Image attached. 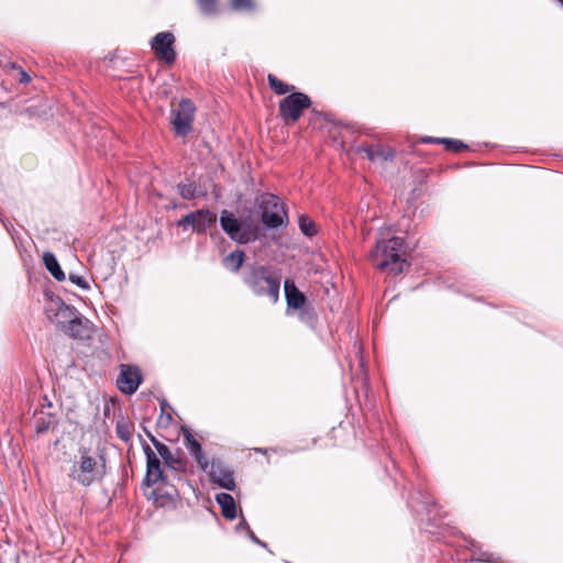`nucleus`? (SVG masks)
Returning a JSON list of instances; mask_svg holds the SVG:
<instances>
[{
  "label": "nucleus",
  "instance_id": "f257e3e1",
  "mask_svg": "<svg viewBox=\"0 0 563 563\" xmlns=\"http://www.w3.org/2000/svg\"><path fill=\"white\" fill-rule=\"evenodd\" d=\"M247 288L258 297H267L273 303L279 299L280 277L271 266L249 264L242 272Z\"/></svg>",
  "mask_w": 563,
  "mask_h": 563
},
{
  "label": "nucleus",
  "instance_id": "f03ea898",
  "mask_svg": "<svg viewBox=\"0 0 563 563\" xmlns=\"http://www.w3.org/2000/svg\"><path fill=\"white\" fill-rule=\"evenodd\" d=\"M402 245L404 240L399 236L377 240L376 247L371 254L373 265L388 274L402 273L407 266V261L402 257Z\"/></svg>",
  "mask_w": 563,
  "mask_h": 563
},
{
  "label": "nucleus",
  "instance_id": "7ed1b4c3",
  "mask_svg": "<svg viewBox=\"0 0 563 563\" xmlns=\"http://www.w3.org/2000/svg\"><path fill=\"white\" fill-rule=\"evenodd\" d=\"M78 453V460L74 461L68 476L79 485L89 487L103 477V465L89 449L81 448Z\"/></svg>",
  "mask_w": 563,
  "mask_h": 563
},
{
  "label": "nucleus",
  "instance_id": "20e7f679",
  "mask_svg": "<svg viewBox=\"0 0 563 563\" xmlns=\"http://www.w3.org/2000/svg\"><path fill=\"white\" fill-rule=\"evenodd\" d=\"M220 225L229 238L239 244H247L257 239V229L240 221L231 211L221 212Z\"/></svg>",
  "mask_w": 563,
  "mask_h": 563
},
{
  "label": "nucleus",
  "instance_id": "39448f33",
  "mask_svg": "<svg viewBox=\"0 0 563 563\" xmlns=\"http://www.w3.org/2000/svg\"><path fill=\"white\" fill-rule=\"evenodd\" d=\"M258 205L262 210L261 220L265 227L276 229L285 223L287 216L277 196L263 194L258 198Z\"/></svg>",
  "mask_w": 563,
  "mask_h": 563
},
{
  "label": "nucleus",
  "instance_id": "423d86ee",
  "mask_svg": "<svg viewBox=\"0 0 563 563\" xmlns=\"http://www.w3.org/2000/svg\"><path fill=\"white\" fill-rule=\"evenodd\" d=\"M311 106L310 98L302 92H291L279 101V115L289 124L297 122L305 109Z\"/></svg>",
  "mask_w": 563,
  "mask_h": 563
},
{
  "label": "nucleus",
  "instance_id": "0eeeda50",
  "mask_svg": "<svg viewBox=\"0 0 563 563\" xmlns=\"http://www.w3.org/2000/svg\"><path fill=\"white\" fill-rule=\"evenodd\" d=\"M196 107L190 99H183L177 109L172 111V125L176 135L187 136L192 130Z\"/></svg>",
  "mask_w": 563,
  "mask_h": 563
},
{
  "label": "nucleus",
  "instance_id": "6e6552de",
  "mask_svg": "<svg viewBox=\"0 0 563 563\" xmlns=\"http://www.w3.org/2000/svg\"><path fill=\"white\" fill-rule=\"evenodd\" d=\"M216 223L217 214L209 209L189 212L176 222L177 227L184 230L191 227L192 231L198 234H205Z\"/></svg>",
  "mask_w": 563,
  "mask_h": 563
},
{
  "label": "nucleus",
  "instance_id": "1a4fd4ad",
  "mask_svg": "<svg viewBox=\"0 0 563 563\" xmlns=\"http://www.w3.org/2000/svg\"><path fill=\"white\" fill-rule=\"evenodd\" d=\"M45 312L49 321L64 331L76 316L77 310L58 297H51L45 306Z\"/></svg>",
  "mask_w": 563,
  "mask_h": 563
},
{
  "label": "nucleus",
  "instance_id": "9d476101",
  "mask_svg": "<svg viewBox=\"0 0 563 563\" xmlns=\"http://www.w3.org/2000/svg\"><path fill=\"white\" fill-rule=\"evenodd\" d=\"M285 297L287 302V313L290 310L299 311V318L303 322H310L312 320V313L306 307L307 298L290 279H286L284 284Z\"/></svg>",
  "mask_w": 563,
  "mask_h": 563
},
{
  "label": "nucleus",
  "instance_id": "9b49d317",
  "mask_svg": "<svg viewBox=\"0 0 563 563\" xmlns=\"http://www.w3.org/2000/svg\"><path fill=\"white\" fill-rule=\"evenodd\" d=\"M207 473L212 484L227 490H234L236 488L234 473L223 462L219 460L212 461Z\"/></svg>",
  "mask_w": 563,
  "mask_h": 563
},
{
  "label": "nucleus",
  "instance_id": "f8f14e48",
  "mask_svg": "<svg viewBox=\"0 0 563 563\" xmlns=\"http://www.w3.org/2000/svg\"><path fill=\"white\" fill-rule=\"evenodd\" d=\"M142 383V375L137 366L122 364L117 379L118 388L128 395L134 394Z\"/></svg>",
  "mask_w": 563,
  "mask_h": 563
},
{
  "label": "nucleus",
  "instance_id": "ddd939ff",
  "mask_svg": "<svg viewBox=\"0 0 563 563\" xmlns=\"http://www.w3.org/2000/svg\"><path fill=\"white\" fill-rule=\"evenodd\" d=\"M174 42L175 37L173 33L159 32L153 37L151 46L159 58L170 64L174 63L176 58V53L173 48Z\"/></svg>",
  "mask_w": 563,
  "mask_h": 563
},
{
  "label": "nucleus",
  "instance_id": "4468645a",
  "mask_svg": "<svg viewBox=\"0 0 563 563\" xmlns=\"http://www.w3.org/2000/svg\"><path fill=\"white\" fill-rule=\"evenodd\" d=\"M144 453L146 455L145 483L148 486L155 485L159 482L165 483L166 476L156 453L150 448V445L144 446Z\"/></svg>",
  "mask_w": 563,
  "mask_h": 563
},
{
  "label": "nucleus",
  "instance_id": "2eb2a0df",
  "mask_svg": "<svg viewBox=\"0 0 563 563\" xmlns=\"http://www.w3.org/2000/svg\"><path fill=\"white\" fill-rule=\"evenodd\" d=\"M151 441L153 445L155 446L157 453L163 459L164 463L167 465V467L176 473H185L187 470V463L184 459L180 456H176L173 454L170 449L159 442L156 438L151 435Z\"/></svg>",
  "mask_w": 563,
  "mask_h": 563
},
{
  "label": "nucleus",
  "instance_id": "dca6fc26",
  "mask_svg": "<svg viewBox=\"0 0 563 563\" xmlns=\"http://www.w3.org/2000/svg\"><path fill=\"white\" fill-rule=\"evenodd\" d=\"M64 332L75 339H87L90 335V322L77 312Z\"/></svg>",
  "mask_w": 563,
  "mask_h": 563
},
{
  "label": "nucleus",
  "instance_id": "f3484780",
  "mask_svg": "<svg viewBox=\"0 0 563 563\" xmlns=\"http://www.w3.org/2000/svg\"><path fill=\"white\" fill-rule=\"evenodd\" d=\"M216 501L220 506L221 514L225 519L233 520L238 517L236 503L230 494H228V493L217 494Z\"/></svg>",
  "mask_w": 563,
  "mask_h": 563
},
{
  "label": "nucleus",
  "instance_id": "a211bd4d",
  "mask_svg": "<svg viewBox=\"0 0 563 563\" xmlns=\"http://www.w3.org/2000/svg\"><path fill=\"white\" fill-rule=\"evenodd\" d=\"M43 263L51 275L58 282L66 279L64 271L60 268L56 256L51 252L43 254Z\"/></svg>",
  "mask_w": 563,
  "mask_h": 563
},
{
  "label": "nucleus",
  "instance_id": "6ab92c4d",
  "mask_svg": "<svg viewBox=\"0 0 563 563\" xmlns=\"http://www.w3.org/2000/svg\"><path fill=\"white\" fill-rule=\"evenodd\" d=\"M358 152H364L367 158L372 162L378 159L388 161L393 157V151L382 146H360Z\"/></svg>",
  "mask_w": 563,
  "mask_h": 563
},
{
  "label": "nucleus",
  "instance_id": "aec40b11",
  "mask_svg": "<svg viewBox=\"0 0 563 563\" xmlns=\"http://www.w3.org/2000/svg\"><path fill=\"white\" fill-rule=\"evenodd\" d=\"M245 254L241 250H235L224 256L223 265L231 272H238L244 263Z\"/></svg>",
  "mask_w": 563,
  "mask_h": 563
},
{
  "label": "nucleus",
  "instance_id": "412c9836",
  "mask_svg": "<svg viewBox=\"0 0 563 563\" xmlns=\"http://www.w3.org/2000/svg\"><path fill=\"white\" fill-rule=\"evenodd\" d=\"M117 435L124 442H129L133 433V424L126 418H120L115 426Z\"/></svg>",
  "mask_w": 563,
  "mask_h": 563
},
{
  "label": "nucleus",
  "instance_id": "4be33fe9",
  "mask_svg": "<svg viewBox=\"0 0 563 563\" xmlns=\"http://www.w3.org/2000/svg\"><path fill=\"white\" fill-rule=\"evenodd\" d=\"M181 432L184 437V445L189 452V454L194 455L196 453H199L202 450L201 444L195 439L191 431L188 428L183 427Z\"/></svg>",
  "mask_w": 563,
  "mask_h": 563
},
{
  "label": "nucleus",
  "instance_id": "5701e85b",
  "mask_svg": "<svg viewBox=\"0 0 563 563\" xmlns=\"http://www.w3.org/2000/svg\"><path fill=\"white\" fill-rule=\"evenodd\" d=\"M271 89L277 95L290 92L295 87L279 80L275 75L269 74L267 77Z\"/></svg>",
  "mask_w": 563,
  "mask_h": 563
},
{
  "label": "nucleus",
  "instance_id": "b1692460",
  "mask_svg": "<svg viewBox=\"0 0 563 563\" xmlns=\"http://www.w3.org/2000/svg\"><path fill=\"white\" fill-rule=\"evenodd\" d=\"M300 231L306 236H313L317 233V228L314 222L306 214H301L298 220Z\"/></svg>",
  "mask_w": 563,
  "mask_h": 563
},
{
  "label": "nucleus",
  "instance_id": "393cba45",
  "mask_svg": "<svg viewBox=\"0 0 563 563\" xmlns=\"http://www.w3.org/2000/svg\"><path fill=\"white\" fill-rule=\"evenodd\" d=\"M178 191L183 199H194L197 195V186L195 183L179 184Z\"/></svg>",
  "mask_w": 563,
  "mask_h": 563
},
{
  "label": "nucleus",
  "instance_id": "a878e982",
  "mask_svg": "<svg viewBox=\"0 0 563 563\" xmlns=\"http://www.w3.org/2000/svg\"><path fill=\"white\" fill-rule=\"evenodd\" d=\"M231 7L235 11L252 12L256 9V3L253 0H232Z\"/></svg>",
  "mask_w": 563,
  "mask_h": 563
},
{
  "label": "nucleus",
  "instance_id": "bb28decb",
  "mask_svg": "<svg viewBox=\"0 0 563 563\" xmlns=\"http://www.w3.org/2000/svg\"><path fill=\"white\" fill-rule=\"evenodd\" d=\"M197 3L205 15H212L217 11V0H197Z\"/></svg>",
  "mask_w": 563,
  "mask_h": 563
},
{
  "label": "nucleus",
  "instance_id": "cd10ccee",
  "mask_svg": "<svg viewBox=\"0 0 563 563\" xmlns=\"http://www.w3.org/2000/svg\"><path fill=\"white\" fill-rule=\"evenodd\" d=\"M441 144L445 146L448 151L459 152L467 147L462 141L454 139H445L441 141Z\"/></svg>",
  "mask_w": 563,
  "mask_h": 563
},
{
  "label": "nucleus",
  "instance_id": "c85d7f7f",
  "mask_svg": "<svg viewBox=\"0 0 563 563\" xmlns=\"http://www.w3.org/2000/svg\"><path fill=\"white\" fill-rule=\"evenodd\" d=\"M473 552V555L471 558V561H475V562H493V563H496L497 562V558H495L494 554L492 553H487V552H476L475 550H472Z\"/></svg>",
  "mask_w": 563,
  "mask_h": 563
},
{
  "label": "nucleus",
  "instance_id": "c756f323",
  "mask_svg": "<svg viewBox=\"0 0 563 563\" xmlns=\"http://www.w3.org/2000/svg\"><path fill=\"white\" fill-rule=\"evenodd\" d=\"M191 456L196 461V463L198 464V466L201 471H203V472L208 471L211 463H209V461L202 450L199 453H196Z\"/></svg>",
  "mask_w": 563,
  "mask_h": 563
},
{
  "label": "nucleus",
  "instance_id": "7c9ffc66",
  "mask_svg": "<svg viewBox=\"0 0 563 563\" xmlns=\"http://www.w3.org/2000/svg\"><path fill=\"white\" fill-rule=\"evenodd\" d=\"M69 280L81 289H89L88 283L81 276H78L76 274H69Z\"/></svg>",
  "mask_w": 563,
  "mask_h": 563
},
{
  "label": "nucleus",
  "instance_id": "2f4dec72",
  "mask_svg": "<svg viewBox=\"0 0 563 563\" xmlns=\"http://www.w3.org/2000/svg\"><path fill=\"white\" fill-rule=\"evenodd\" d=\"M250 530H251V528H250L247 521L242 517L240 522L235 526V531L236 532L245 531L247 533Z\"/></svg>",
  "mask_w": 563,
  "mask_h": 563
},
{
  "label": "nucleus",
  "instance_id": "473e14b6",
  "mask_svg": "<svg viewBox=\"0 0 563 563\" xmlns=\"http://www.w3.org/2000/svg\"><path fill=\"white\" fill-rule=\"evenodd\" d=\"M246 534H247V537L250 538V540H251L252 542H254L255 544H257V545H260V547H262V548L267 549V543H265V542L261 541V540H260V539L254 534V532H253L252 530H250Z\"/></svg>",
  "mask_w": 563,
  "mask_h": 563
},
{
  "label": "nucleus",
  "instance_id": "72a5a7b5",
  "mask_svg": "<svg viewBox=\"0 0 563 563\" xmlns=\"http://www.w3.org/2000/svg\"><path fill=\"white\" fill-rule=\"evenodd\" d=\"M445 140V137H433V136H424L421 139L422 143H434V144H441V141Z\"/></svg>",
  "mask_w": 563,
  "mask_h": 563
},
{
  "label": "nucleus",
  "instance_id": "f704fd0d",
  "mask_svg": "<svg viewBox=\"0 0 563 563\" xmlns=\"http://www.w3.org/2000/svg\"><path fill=\"white\" fill-rule=\"evenodd\" d=\"M48 428H49V423L48 422L42 421V422H37L36 423V432L37 433H43L46 430H48Z\"/></svg>",
  "mask_w": 563,
  "mask_h": 563
},
{
  "label": "nucleus",
  "instance_id": "c9c22d12",
  "mask_svg": "<svg viewBox=\"0 0 563 563\" xmlns=\"http://www.w3.org/2000/svg\"><path fill=\"white\" fill-rule=\"evenodd\" d=\"M19 81L21 84H29L31 81V76L26 71L21 70Z\"/></svg>",
  "mask_w": 563,
  "mask_h": 563
},
{
  "label": "nucleus",
  "instance_id": "e433bc0d",
  "mask_svg": "<svg viewBox=\"0 0 563 563\" xmlns=\"http://www.w3.org/2000/svg\"><path fill=\"white\" fill-rule=\"evenodd\" d=\"M258 452L266 454L268 452L267 449H257Z\"/></svg>",
  "mask_w": 563,
  "mask_h": 563
},
{
  "label": "nucleus",
  "instance_id": "4c0bfd02",
  "mask_svg": "<svg viewBox=\"0 0 563 563\" xmlns=\"http://www.w3.org/2000/svg\"><path fill=\"white\" fill-rule=\"evenodd\" d=\"M561 7H563V0H555Z\"/></svg>",
  "mask_w": 563,
  "mask_h": 563
}]
</instances>
